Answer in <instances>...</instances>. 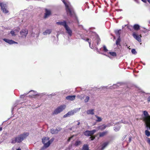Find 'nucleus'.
Instances as JSON below:
<instances>
[{
    "mask_svg": "<svg viewBox=\"0 0 150 150\" xmlns=\"http://www.w3.org/2000/svg\"><path fill=\"white\" fill-rule=\"evenodd\" d=\"M29 135L28 132H24L23 134L18 135L14 139H12L11 143L15 144L16 142L20 143L25 139Z\"/></svg>",
    "mask_w": 150,
    "mask_h": 150,
    "instance_id": "obj_1",
    "label": "nucleus"
},
{
    "mask_svg": "<svg viewBox=\"0 0 150 150\" xmlns=\"http://www.w3.org/2000/svg\"><path fill=\"white\" fill-rule=\"evenodd\" d=\"M144 116L143 117V120L145 122L146 127L150 130V115L146 111H143Z\"/></svg>",
    "mask_w": 150,
    "mask_h": 150,
    "instance_id": "obj_2",
    "label": "nucleus"
},
{
    "mask_svg": "<svg viewBox=\"0 0 150 150\" xmlns=\"http://www.w3.org/2000/svg\"><path fill=\"white\" fill-rule=\"evenodd\" d=\"M49 139L50 138L48 137H44L42 139V142L44 144L43 148L48 147L54 140V138H52L50 140Z\"/></svg>",
    "mask_w": 150,
    "mask_h": 150,
    "instance_id": "obj_3",
    "label": "nucleus"
},
{
    "mask_svg": "<svg viewBox=\"0 0 150 150\" xmlns=\"http://www.w3.org/2000/svg\"><path fill=\"white\" fill-rule=\"evenodd\" d=\"M67 13L68 15L71 16H75L76 14L74 12V9L70 5L65 8Z\"/></svg>",
    "mask_w": 150,
    "mask_h": 150,
    "instance_id": "obj_4",
    "label": "nucleus"
},
{
    "mask_svg": "<svg viewBox=\"0 0 150 150\" xmlns=\"http://www.w3.org/2000/svg\"><path fill=\"white\" fill-rule=\"evenodd\" d=\"M66 107V105H61L58 107L54 110L53 114L56 115L57 114H58L62 111Z\"/></svg>",
    "mask_w": 150,
    "mask_h": 150,
    "instance_id": "obj_5",
    "label": "nucleus"
},
{
    "mask_svg": "<svg viewBox=\"0 0 150 150\" xmlns=\"http://www.w3.org/2000/svg\"><path fill=\"white\" fill-rule=\"evenodd\" d=\"M0 5L1 10L3 13H6L8 12V11L7 9V6L6 4H4L2 3H0Z\"/></svg>",
    "mask_w": 150,
    "mask_h": 150,
    "instance_id": "obj_6",
    "label": "nucleus"
},
{
    "mask_svg": "<svg viewBox=\"0 0 150 150\" xmlns=\"http://www.w3.org/2000/svg\"><path fill=\"white\" fill-rule=\"evenodd\" d=\"M96 131L94 129L91 131L86 130L84 132V134L85 135L87 136H91L94 133H95Z\"/></svg>",
    "mask_w": 150,
    "mask_h": 150,
    "instance_id": "obj_7",
    "label": "nucleus"
},
{
    "mask_svg": "<svg viewBox=\"0 0 150 150\" xmlns=\"http://www.w3.org/2000/svg\"><path fill=\"white\" fill-rule=\"evenodd\" d=\"M30 93V95H29V97L30 98H35L37 96H38L37 94V92L36 91H34L33 90L30 91L29 92L28 94L29 93Z\"/></svg>",
    "mask_w": 150,
    "mask_h": 150,
    "instance_id": "obj_8",
    "label": "nucleus"
},
{
    "mask_svg": "<svg viewBox=\"0 0 150 150\" xmlns=\"http://www.w3.org/2000/svg\"><path fill=\"white\" fill-rule=\"evenodd\" d=\"M132 35L133 37L135 38L139 42H141V38L142 37V35H138L137 34L134 32L133 34Z\"/></svg>",
    "mask_w": 150,
    "mask_h": 150,
    "instance_id": "obj_9",
    "label": "nucleus"
},
{
    "mask_svg": "<svg viewBox=\"0 0 150 150\" xmlns=\"http://www.w3.org/2000/svg\"><path fill=\"white\" fill-rule=\"evenodd\" d=\"M28 31L27 29L22 30L20 32V34L22 37H25L28 34Z\"/></svg>",
    "mask_w": 150,
    "mask_h": 150,
    "instance_id": "obj_10",
    "label": "nucleus"
},
{
    "mask_svg": "<svg viewBox=\"0 0 150 150\" xmlns=\"http://www.w3.org/2000/svg\"><path fill=\"white\" fill-rule=\"evenodd\" d=\"M56 23L58 25L63 26L64 28L68 25L66 21H63L57 22H56Z\"/></svg>",
    "mask_w": 150,
    "mask_h": 150,
    "instance_id": "obj_11",
    "label": "nucleus"
},
{
    "mask_svg": "<svg viewBox=\"0 0 150 150\" xmlns=\"http://www.w3.org/2000/svg\"><path fill=\"white\" fill-rule=\"evenodd\" d=\"M3 40L6 42L8 43L9 44H12L14 43H17V42L13 41V40H11L7 39L6 38H4L3 39Z\"/></svg>",
    "mask_w": 150,
    "mask_h": 150,
    "instance_id": "obj_12",
    "label": "nucleus"
},
{
    "mask_svg": "<svg viewBox=\"0 0 150 150\" xmlns=\"http://www.w3.org/2000/svg\"><path fill=\"white\" fill-rule=\"evenodd\" d=\"M65 28L67 31V33L70 36H71L72 34V30L70 28L69 26L67 25Z\"/></svg>",
    "mask_w": 150,
    "mask_h": 150,
    "instance_id": "obj_13",
    "label": "nucleus"
},
{
    "mask_svg": "<svg viewBox=\"0 0 150 150\" xmlns=\"http://www.w3.org/2000/svg\"><path fill=\"white\" fill-rule=\"evenodd\" d=\"M51 14V11L47 9H45V13L44 16V18H47Z\"/></svg>",
    "mask_w": 150,
    "mask_h": 150,
    "instance_id": "obj_14",
    "label": "nucleus"
},
{
    "mask_svg": "<svg viewBox=\"0 0 150 150\" xmlns=\"http://www.w3.org/2000/svg\"><path fill=\"white\" fill-rule=\"evenodd\" d=\"M61 130V128L59 127L58 128V129H51L50 131L51 133L52 134H57L58 131Z\"/></svg>",
    "mask_w": 150,
    "mask_h": 150,
    "instance_id": "obj_15",
    "label": "nucleus"
},
{
    "mask_svg": "<svg viewBox=\"0 0 150 150\" xmlns=\"http://www.w3.org/2000/svg\"><path fill=\"white\" fill-rule=\"evenodd\" d=\"M107 126L104 125H101L97 127V129L98 130H100L102 131L105 129L106 127Z\"/></svg>",
    "mask_w": 150,
    "mask_h": 150,
    "instance_id": "obj_16",
    "label": "nucleus"
},
{
    "mask_svg": "<svg viewBox=\"0 0 150 150\" xmlns=\"http://www.w3.org/2000/svg\"><path fill=\"white\" fill-rule=\"evenodd\" d=\"M75 95L69 96L66 97V99L70 100H73L75 99Z\"/></svg>",
    "mask_w": 150,
    "mask_h": 150,
    "instance_id": "obj_17",
    "label": "nucleus"
},
{
    "mask_svg": "<svg viewBox=\"0 0 150 150\" xmlns=\"http://www.w3.org/2000/svg\"><path fill=\"white\" fill-rule=\"evenodd\" d=\"M108 131H105L99 133V137H103L107 134L108 133Z\"/></svg>",
    "mask_w": 150,
    "mask_h": 150,
    "instance_id": "obj_18",
    "label": "nucleus"
},
{
    "mask_svg": "<svg viewBox=\"0 0 150 150\" xmlns=\"http://www.w3.org/2000/svg\"><path fill=\"white\" fill-rule=\"evenodd\" d=\"M133 28L134 30H138L140 29V26L138 24H135L134 25Z\"/></svg>",
    "mask_w": 150,
    "mask_h": 150,
    "instance_id": "obj_19",
    "label": "nucleus"
},
{
    "mask_svg": "<svg viewBox=\"0 0 150 150\" xmlns=\"http://www.w3.org/2000/svg\"><path fill=\"white\" fill-rule=\"evenodd\" d=\"M87 114L88 115H94V110L93 109H91L88 110L86 112Z\"/></svg>",
    "mask_w": 150,
    "mask_h": 150,
    "instance_id": "obj_20",
    "label": "nucleus"
},
{
    "mask_svg": "<svg viewBox=\"0 0 150 150\" xmlns=\"http://www.w3.org/2000/svg\"><path fill=\"white\" fill-rule=\"evenodd\" d=\"M52 31L50 29H47L43 33L44 35H46L47 34H50L51 33Z\"/></svg>",
    "mask_w": 150,
    "mask_h": 150,
    "instance_id": "obj_21",
    "label": "nucleus"
},
{
    "mask_svg": "<svg viewBox=\"0 0 150 150\" xmlns=\"http://www.w3.org/2000/svg\"><path fill=\"white\" fill-rule=\"evenodd\" d=\"M121 41V39L120 37H119L117 39V40H116V44L117 45H120V42Z\"/></svg>",
    "mask_w": 150,
    "mask_h": 150,
    "instance_id": "obj_22",
    "label": "nucleus"
},
{
    "mask_svg": "<svg viewBox=\"0 0 150 150\" xmlns=\"http://www.w3.org/2000/svg\"><path fill=\"white\" fill-rule=\"evenodd\" d=\"M121 30H116L115 31V33L116 35L119 37H120L121 34Z\"/></svg>",
    "mask_w": 150,
    "mask_h": 150,
    "instance_id": "obj_23",
    "label": "nucleus"
},
{
    "mask_svg": "<svg viewBox=\"0 0 150 150\" xmlns=\"http://www.w3.org/2000/svg\"><path fill=\"white\" fill-rule=\"evenodd\" d=\"M95 116L97 118V119L96 120V122H100L102 121V119L101 117H98L97 115H95Z\"/></svg>",
    "mask_w": 150,
    "mask_h": 150,
    "instance_id": "obj_24",
    "label": "nucleus"
},
{
    "mask_svg": "<svg viewBox=\"0 0 150 150\" xmlns=\"http://www.w3.org/2000/svg\"><path fill=\"white\" fill-rule=\"evenodd\" d=\"M109 143V142H106L104 143L102 147V149H104L105 147Z\"/></svg>",
    "mask_w": 150,
    "mask_h": 150,
    "instance_id": "obj_25",
    "label": "nucleus"
},
{
    "mask_svg": "<svg viewBox=\"0 0 150 150\" xmlns=\"http://www.w3.org/2000/svg\"><path fill=\"white\" fill-rule=\"evenodd\" d=\"M108 53L113 57H115L117 56V54L115 52H109Z\"/></svg>",
    "mask_w": 150,
    "mask_h": 150,
    "instance_id": "obj_26",
    "label": "nucleus"
},
{
    "mask_svg": "<svg viewBox=\"0 0 150 150\" xmlns=\"http://www.w3.org/2000/svg\"><path fill=\"white\" fill-rule=\"evenodd\" d=\"M145 134L147 137L150 136V132L147 130L145 131Z\"/></svg>",
    "mask_w": 150,
    "mask_h": 150,
    "instance_id": "obj_27",
    "label": "nucleus"
},
{
    "mask_svg": "<svg viewBox=\"0 0 150 150\" xmlns=\"http://www.w3.org/2000/svg\"><path fill=\"white\" fill-rule=\"evenodd\" d=\"M83 150H89L88 145H84L83 147Z\"/></svg>",
    "mask_w": 150,
    "mask_h": 150,
    "instance_id": "obj_28",
    "label": "nucleus"
},
{
    "mask_svg": "<svg viewBox=\"0 0 150 150\" xmlns=\"http://www.w3.org/2000/svg\"><path fill=\"white\" fill-rule=\"evenodd\" d=\"M81 144V142L80 141H76L75 144L74 145L76 146H77Z\"/></svg>",
    "mask_w": 150,
    "mask_h": 150,
    "instance_id": "obj_29",
    "label": "nucleus"
},
{
    "mask_svg": "<svg viewBox=\"0 0 150 150\" xmlns=\"http://www.w3.org/2000/svg\"><path fill=\"white\" fill-rule=\"evenodd\" d=\"M64 3V4L65 6V8L67 7V6H68L70 5L68 4L65 1V0H62V1Z\"/></svg>",
    "mask_w": 150,
    "mask_h": 150,
    "instance_id": "obj_30",
    "label": "nucleus"
},
{
    "mask_svg": "<svg viewBox=\"0 0 150 150\" xmlns=\"http://www.w3.org/2000/svg\"><path fill=\"white\" fill-rule=\"evenodd\" d=\"M89 99V97L88 96H87L86 97L85 99L84 100V101L86 103L88 102Z\"/></svg>",
    "mask_w": 150,
    "mask_h": 150,
    "instance_id": "obj_31",
    "label": "nucleus"
},
{
    "mask_svg": "<svg viewBox=\"0 0 150 150\" xmlns=\"http://www.w3.org/2000/svg\"><path fill=\"white\" fill-rule=\"evenodd\" d=\"M131 52L132 53L134 54H136L137 53V52L134 49H133L132 50Z\"/></svg>",
    "mask_w": 150,
    "mask_h": 150,
    "instance_id": "obj_32",
    "label": "nucleus"
},
{
    "mask_svg": "<svg viewBox=\"0 0 150 150\" xmlns=\"http://www.w3.org/2000/svg\"><path fill=\"white\" fill-rule=\"evenodd\" d=\"M103 50L105 52H106L108 51V50L105 45H104L103 46Z\"/></svg>",
    "mask_w": 150,
    "mask_h": 150,
    "instance_id": "obj_33",
    "label": "nucleus"
},
{
    "mask_svg": "<svg viewBox=\"0 0 150 150\" xmlns=\"http://www.w3.org/2000/svg\"><path fill=\"white\" fill-rule=\"evenodd\" d=\"M10 33L11 34L12 36H15L16 35L14 31H11L10 32Z\"/></svg>",
    "mask_w": 150,
    "mask_h": 150,
    "instance_id": "obj_34",
    "label": "nucleus"
},
{
    "mask_svg": "<svg viewBox=\"0 0 150 150\" xmlns=\"http://www.w3.org/2000/svg\"><path fill=\"white\" fill-rule=\"evenodd\" d=\"M89 40H90L89 38H87L85 40H86V41H87L88 42V43H89V45L90 46V45H91V42L89 41Z\"/></svg>",
    "mask_w": 150,
    "mask_h": 150,
    "instance_id": "obj_35",
    "label": "nucleus"
},
{
    "mask_svg": "<svg viewBox=\"0 0 150 150\" xmlns=\"http://www.w3.org/2000/svg\"><path fill=\"white\" fill-rule=\"evenodd\" d=\"M147 142L149 144H150V138H147Z\"/></svg>",
    "mask_w": 150,
    "mask_h": 150,
    "instance_id": "obj_36",
    "label": "nucleus"
},
{
    "mask_svg": "<svg viewBox=\"0 0 150 150\" xmlns=\"http://www.w3.org/2000/svg\"><path fill=\"white\" fill-rule=\"evenodd\" d=\"M73 113H72V112H69L67 114H66V115H70L73 114Z\"/></svg>",
    "mask_w": 150,
    "mask_h": 150,
    "instance_id": "obj_37",
    "label": "nucleus"
},
{
    "mask_svg": "<svg viewBox=\"0 0 150 150\" xmlns=\"http://www.w3.org/2000/svg\"><path fill=\"white\" fill-rule=\"evenodd\" d=\"M90 137V138L91 139V140H93L95 139V137L93 136H91Z\"/></svg>",
    "mask_w": 150,
    "mask_h": 150,
    "instance_id": "obj_38",
    "label": "nucleus"
},
{
    "mask_svg": "<svg viewBox=\"0 0 150 150\" xmlns=\"http://www.w3.org/2000/svg\"><path fill=\"white\" fill-rule=\"evenodd\" d=\"M100 41V40L99 38L98 39V40H97V42H96L97 45L98 44Z\"/></svg>",
    "mask_w": 150,
    "mask_h": 150,
    "instance_id": "obj_39",
    "label": "nucleus"
},
{
    "mask_svg": "<svg viewBox=\"0 0 150 150\" xmlns=\"http://www.w3.org/2000/svg\"><path fill=\"white\" fill-rule=\"evenodd\" d=\"M73 136H72L71 137L69 138V139H68V141L69 142L70 141L71 139L73 137Z\"/></svg>",
    "mask_w": 150,
    "mask_h": 150,
    "instance_id": "obj_40",
    "label": "nucleus"
},
{
    "mask_svg": "<svg viewBox=\"0 0 150 150\" xmlns=\"http://www.w3.org/2000/svg\"><path fill=\"white\" fill-rule=\"evenodd\" d=\"M119 129H118V128L117 127H117H115V128H114V130H115L116 131H117L118 130H119Z\"/></svg>",
    "mask_w": 150,
    "mask_h": 150,
    "instance_id": "obj_41",
    "label": "nucleus"
},
{
    "mask_svg": "<svg viewBox=\"0 0 150 150\" xmlns=\"http://www.w3.org/2000/svg\"><path fill=\"white\" fill-rule=\"evenodd\" d=\"M132 140V138L131 137H129V142H131Z\"/></svg>",
    "mask_w": 150,
    "mask_h": 150,
    "instance_id": "obj_42",
    "label": "nucleus"
},
{
    "mask_svg": "<svg viewBox=\"0 0 150 150\" xmlns=\"http://www.w3.org/2000/svg\"><path fill=\"white\" fill-rule=\"evenodd\" d=\"M147 101L148 103L150 102V96L148 97L147 99Z\"/></svg>",
    "mask_w": 150,
    "mask_h": 150,
    "instance_id": "obj_43",
    "label": "nucleus"
},
{
    "mask_svg": "<svg viewBox=\"0 0 150 150\" xmlns=\"http://www.w3.org/2000/svg\"><path fill=\"white\" fill-rule=\"evenodd\" d=\"M77 122H78V124H77V125H80V122H79V120H78V121H77Z\"/></svg>",
    "mask_w": 150,
    "mask_h": 150,
    "instance_id": "obj_44",
    "label": "nucleus"
},
{
    "mask_svg": "<svg viewBox=\"0 0 150 150\" xmlns=\"http://www.w3.org/2000/svg\"><path fill=\"white\" fill-rule=\"evenodd\" d=\"M149 30H145V31H143V32H144V33H146L147 32H148Z\"/></svg>",
    "mask_w": 150,
    "mask_h": 150,
    "instance_id": "obj_45",
    "label": "nucleus"
},
{
    "mask_svg": "<svg viewBox=\"0 0 150 150\" xmlns=\"http://www.w3.org/2000/svg\"><path fill=\"white\" fill-rule=\"evenodd\" d=\"M141 0L144 3H146V0Z\"/></svg>",
    "mask_w": 150,
    "mask_h": 150,
    "instance_id": "obj_46",
    "label": "nucleus"
},
{
    "mask_svg": "<svg viewBox=\"0 0 150 150\" xmlns=\"http://www.w3.org/2000/svg\"><path fill=\"white\" fill-rule=\"evenodd\" d=\"M68 115H66V114H65V115H64V117H67V116H68Z\"/></svg>",
    "mask_w": 150,
    "mask_h": 150,
    "instance_id": "obj_47",
    "label": "nucleus"
},
{
    "mask_svg": "<svg viewBox=\"0 0 150 150\" xmlns=\"http://www.w3.org/2000/svg\"><path fill=\"white\" fill-rule=\"evenodd\" d=\"M16 150H21V149L20 148H18L16 149Z\"/></svg>",
    "mask_w": 150,
    "mask_h": 150,
    "instance_id": "obj_48",
    "label": "nucleus"
},
{
    "mask_svg": "<svg viewBox=\"0 0 150 150\" xmlns=\"http://www.w3.org/2000/svg\"><path fill=\"white\" fill-rule=\"evenodd\" d=\"M149 3L150 4V0H147Z\"/></svg>",
    "mask_w": 150,
    "mask_h": 150,
    "instance_id": "obj_49",
    "label": "nucleus"
},
{
    "mask_svg": "<svg viewBox=\"0 0 150 150\" xmlns=\"http://www.w3.org/2000/svg\"><path fill=\"white\" fill-rule=\"evenodd\" d=\"M2 130V128H1H1H0V131H1V130Z\"/></svg>",
    "mask_w": 150,
    "mask_h": 150,
    "instance_id": "obj_50",
    "label": "nucleus"
},
{
    "mask_svg": "<svg viewBox=\"0 0 150 150\" xmlns=\"http://www.w3.org/2000/svg\"><path fill=\"white\" fill-rule=\"evenodd\" d=\"M97 51H98V52H98V50H98V48H97Z\"/></svg>",
    "mask_w": 150,
    "mask_h": 150,
    "instance_id": "obj_51",
    "label": "nucleus"
}]
</instances>
